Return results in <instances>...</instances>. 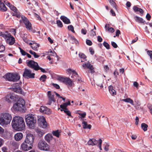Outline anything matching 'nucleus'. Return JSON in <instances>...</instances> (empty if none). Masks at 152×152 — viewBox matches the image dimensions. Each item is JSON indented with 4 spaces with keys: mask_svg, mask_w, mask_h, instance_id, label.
<instances>
[{
    "mask_svg": "<svg viewBox=\"0 0 152 152\" xmlns=\"http://www.w3.org/2000/svg\"><path fill=\"white\" fill-rule=\"evenodd\" d=\"M50 53L49 54L50 55L53 56H56L57 57H58L56 53L54 51L53 52L52 51H50V52H48V53Z\"/></svg>",
    "mask_w": 152,
    "mask_h": 152,
    "instance_id": "864d4df0",
    "label": "nucleus"
},
{
    "mask_svg": "<svg viewBox=\"0 0 152 152\" xmlns=\"http://www.w3.org/2000/svg\"><path fill=\"white\" fill-rule=\"evenodd\" d=\"M41 126L44 129L46 128L47 127L48 124L46 121L41 123Z\"/></svg>",
    "mask_w": 152,
    "mask_h": 152,
    "instance_id": "ea45409f",
    "label": "nucleus"
},
{
    "mask_svg": "<svg viewBox=\"0 0 152 152\" xmlns=\"http://www.w3.org/2000/svg\"><path fill=\"white\" fill-rule=\"evenodd\" d=\"M0 10L3 11H5L7 10L6 6L1 0H0Z\"/></svg>",
    "mask_w": 152,
    "mask_h": 152,
    "instance_id": "cd10ccee",
    "label": "nucleus"
},
{
    "mask_svg": "<svg viewBox=\"0 0 152 152\" xmlns=\"http://www.w3.org/2000/svg\"><path fill=\"white\" fill-rule=\"evenodd\" d=\"M12 125L14 129L17 131H21L25 128V125L23 118L19 116L13 118Z\"/></svg>",
    "mask_w": 152,
    "mask_h": 152,
    "instance_id": "f257e3e1",
    "label": "nucleus"
},
{
    "mask_svg": "<svg viewBox=\"0 0 152 152\" xmlns=\"http://www.w3.org/2000/svg\"><path fill=\"white\" fill-rule=\"evenodd\" d=\"M53 138V137L52 135L51 134H47L45 137V140L48 143H49Z\"/></svg>",
    "mask_w": 152,
    "mask_h": 152,
    "instance_id": "4be33fe9",
    "label": "nucleus"
},
{
    "mask_svg": "<svg viewBox=\"0 0 152 152\" xmlns=\"http://www.w3.org/2000/svg\"><path fill=\"white\" fill-rule=\"evenodd\" d=\"M29 44L31 45V47L33 50L35 51L37 50V48L39 47V45L38 44L35 42H33V43H29Z\"/></svg>",
    "mask_w": 152,
    "mask_h": 152,
    "instance_id": "5701e85b",
    "label": "nucleus"
},
{
    "mask_svg": "<svg viewBox=\"0 0 152 152\" xmlns=\"http://www.w3.org/2000/svg\"><path fill=\"white\" fill-rule=\"evenodd\" d=\"M131 137L132 139L133 140H135L137 138V136L136 135L134 134L132 135L131 136Z\"/></svg>",
    "mask_w": 152,
    "mask_h": 152,
    "instance_id": "774afa93",
    "label": "nucleus"
},
{
    "mask_svg": "<svg viewBox=\"0 0 152 152\" xmlns=\"http://www.w3.org/2000/svg\"><path fill=\"white\" fill-rule=\"evenodd\" d=\"M109 90L110 94L113 95H115L116 92L115 90L113 89V86H110L108 88Z\"/></svg>",
    "mask_w": 152,
    "mask_h": 152,
    "instance_id": "473e14b6",
    "label": "nucleus"
},
{
    "mask_svg": "<svg viewBox=\"0 0 152 152\" xmlns=\"http://www.w3.org/2000/svg\"><path fill=\"white\" fill-rule=\"evenodd\" d=\"M10 9L13 10L14 12L15 13L17 12V10L15 7H14L13 5H12L10 6Z\"/></svg>",
    "mask_w": 152,
    "mask_h": 152,
    "instance_id": "8fccbe9b",
    "label": "nucleus"
},
{
    "mask_svg": "<svg viewBox=\"0 0 152 152\" xmlns=\"http://www.w3.org/2000/svg\"><path fill=\"white\" fill-rule=\"evenodd\" d=\"M56 23L58 26L60 27H62L63 26V25L61 21L60 20H57L56 21Z\"/></svg>",
    "mask_w": 152,
    "mask_h": 152,
    "instance_id": "de8ad7c7",
    "label": "nucleus"
},
{
    "mask_svg": "<svg viewBox=\"0 0 152 152\" xmlns=\"http://www.w3.org/2000/svg\"><path fill=\"white\" fill-rule=\"evenodd\" d=\"M60 19L65 23L69 24L70 23V20L66 17L64 16H61L60 17Z\"/></svg>",
    "mask_w": 152,
    "mask_h": 152,
    "instance_id": "b1692460",
    "label": "nucleus"
},
{
    "mask_svg": "<svg viewBox=\"0 0 152 152\" xmlns=\"http://www.w3.org/2000/svg\"><path fill=\"white\" fill-rule=\"evenodd\" d=\"M3 37L6 39L7 42L9 45H13L15 42L14 38L7 32L6 31L3 35Z\"/></svg>",
    "mask_w": 152,
    "mask_h": 152,
    "instance_id": "0eeeda50",
    "label": "nucleus"
},
{
    "mask_svg": "<svg viewBox=\"0 0 152 152\" xmlns=\"http://www.w3.org/2000/svg\"><path fill=\"white\" fill-rule=\"evenodd\" d=\"M98 141L94 139H90L88 142L87 144L88 145L94 146L97 145Z\"/></svg>",
    "mask_w": 152,
    "mask_h": 152,
    "instance_id": "412c9836",
    "label": "nucleus"
},
{
    "mask_svg": "<svg viewBox=\"0 0 152 152\" xmlns=\"http://www.w3.org/2000/svg\"><path fill=\"white\" fill-rule=\"evenodd\" d=\"M26 63L28 66L35 70H38L39 65L38 63L34 61L31 60H27Z\"/></svg>",
    "mask_w": 152,
    "mask_h": 152,
    "instance_id": "1a4fd4ad",
    "label": "nucleus"
},
{
    "mask_svg": "<svg viewBox=\"0 0 152 152\" xmlns=\"http://www.w3.org/2000/svg\"><path fill=\"white\" fill-rule=\"evenodd\" d=\"M21 19L25 25L26 28L28 30L30 31L32 30L31 24L28 19L24 16H22Z\"/></svg>",
    "mask_w": 152,
    "mask_h": 152,
    "instance_id": "9d476101",
    "label": "nucleus"
},
{
    "mask_svg": "<svg viewBox=\"0 0 152 152\" xmlns=\"http://www.w3.org/2000/svg\"><path fill=\"white\" fill-rule=\"evenodd\" d=\"M83 128L84 129H90L91 127V125L90 124L88 125L86 121H83L82 122Z\"/></svg>",
    "mask_w": 152,
    "mask_h": 152,
    "instance_id": "a878e982",
    "label": "nucleus"
},
{
    "mask_svg": "<svg viewBox=\"0 0 152 152\" xmlns=\"http://www.w3.org/2000/svg\"><path fill=\"white\" fill-rule=\"evenodd\" d=\"M86 113L80 110H77V116L83 120V119L85 117Z\"/></svg>",
    "mask_w": 152,
    "mask_h": 152,
    "instance_id": "6ab92c4d",
    "label": "nucleus"
},
{
    "mask_svg": "<svg viewBox=\"0 0 152 152\" xmlns=\"http://www.w3.org/2000/svg\"><path fill=\"white\" fill-rule=\"evenodd\" d=\"M111 45L114 48H116L118 47L117 45L114 42H111Z\"/></svg>",
    "mask_w": 152,
    "mask_h": 152,
    "instance_id": "13d9d810",
    "label": "nucleus"
},
{
    "mask_svg": "<svg viewBox=\"0 0 152 152\" xmlns=\"http://www.w3.org/2000/svg\"><path fill=\"white\" fill-rule=\"evenodd\" d=\"M14 91L17 93H20L22 94V91L21 88L19 86H17L16 88L13 89Z\"/></svg>",
    "mask_w": 152,
    "mask_h": 152,
    "instance_id": "72a5a7b5",
    "label": "nucleus"
},
{
    "mask_svg": "<svg viewBox=\"0 0 152 152\" xmlns=\"http://www.w3.org/2000/svg\"><path fill=\"white\" fill-rule=\"evenodd\" d=\"M52 85L54 87L57 89H59L60 88V86H59L56 84L53 83Z\"/></svg>",
    "mask_w": 152,
    "mask_h": 152,
    "instance_id": "e2e57ef3",
    "label": "nucleus"
},
{
    "mask_svg": "<svg viewBox=\"0 0 152 152\" xmlns=\"http://www.w3.org/2000/svg\"><path fill=\"white\" fill-rule=\"evenodd\" d=\"M121 32L118 29L116 30V37H118L119 36Z\"/></svg>",
    "mask_w": 152,
    "mask_h": 152,
    "instance_id": "338daca9",
    "label": "nucleus"
},
{
    "mask_svg": "<svg viewBox=\"0 0 152 152\" xmlns=\"http://www.w3.org/2000/svg\"><path fill=\"white\" fill-rule=\"evenodd\" d=\"M97 40L99 42H101L102 40V39L100 36H98L97 37Z\"/></svg>",
    "mask_w": 152,
    "mask_h": 152,
    "instance_id": "69168bd1",
    "label": "nucleus"
},
{
    "mask_svg": "<svg viewBox=\"0 0 152 152\" xmlns=\"http://www.w3.org/2000/svg\"><path fill=\"white\" fill-rule=\"evenodd\" d=\"M147 54L149 56L150 58L152 61V51L148 50L147 51Z\"/></svg>",
    "mask_w": 152,
    "mask_h": 152,
    "instance_id": "5fc2aeb1",
    "label": "nucleus"
},
{
    "mask_svg": "<svg viewBox=\"0 0 152 152\" xmlns=\"http://www.w3.org/2000/svg\"><path fill=\"white\" fill-rule=\"evenodd\" d=\"M38 120L39 121L41 122V123L45 121V118L43 116H41L38 119Z\"/></svg>",
    "mask_w": 152,
    "mask_h": 152,
    "instance_id": "37998d69",
    "label": "nucleus"
},
{
    "mask_svg": "<svg viewBox=\"0 0 152 152\" xmlns=\"http://www.w3.org/2000/svg\"><path fill=\"white\" fill-rule=\"evenodd\" d=\"M98 142L99 143V144L98 145V146L100 150H102V148H101V144H102V140L101 139H99V140L98 141Z\"/></svg>",
    "mask_w": 152,
    "mask_h": 152,
    "instance_id": "49530a36",
    "label": "nucleus"
},
{
    "mask_svg": "<svg viewBox=\"0 0 152 152\" xmlns=\"http://www.w3.org/2000/svg\"><path fill=\"white\" fill-rule=\"evenodd\" d=\"M48 104L50 105L53 102H55V100L54 98V95L52 94L50 91L48 92Z\"/></svg>",
    "mask_w": 152,
    "mask_h": 152,
    "instance_id": "dca6fc26",
    "label": "nucleus"
},
{
    "mask_svg": "<svg viewBox=\"0 0 152 152\" xmlns=\"http://www.w3.org/2000/svg\"><path fill=\"white\" fill-rule=\"evenodd\" d=\"M19 48L20 50V52L21 53L22 55L23 56H25L26 55L27 53L25 51L22 49L20 48L19 47Z\"/></svg>",
    "mask_w": 152,
    "mask_h": 152,
    "instance_id": "09e8293b",
    "label": "nucleus"
},
{
    "mask_svg": "<svg viewBox=\"0 0 152 152\" xmlns=\"http://www.w3.org/2000/svg\"><path fill=\"white\" fill-rule=\"evenodd\" d=\"M35 74L32 73L31 71L27 69H25L23 72V76L26 78H34Z\"/></svg>",
    "mask_w": 152,
    "mask_h": 152,
    "instance_id": "9b49d317",
    "label": "nucleus"
},
{
    "mask_svg": "<svg viewBox=\"0 0 152 152\" xmlns=\"http://www.w3.org/2000/svg\"><path fill=\"white\" fill-rule=\"evenodd\" d=\"M77 75V80L78 82H77V84H79V83L80 84V85L79 86V87H78V88L79 90L80 91L82 90L83 91H84V89H82V88L81 86L83 84V82L82 81V80H81V78L80 77H79L78 76V75L77 73L76 74Z\"/></svg>",
    "mask_w": 152,
    "mask_h": 152,
    "instance_id": "a211bd4d",
    "label": "nucleus"
},
{
    "mask_svg": "<svg viewBox=\"0 0 152 152\" xmlns=\"http://www.w3.org/2000/svg\"><path fill=\"white\" fill-rule=\"evenodd\" d=\"M47 78V76L45 75H43L40 78V80H42L43 82H44Z\"/></svg>",
    "mask_w": 152,
    "mask_h": 152,
    "instance_id": "a18cd8bd",
    "label": "nucleus"
},
{
    "mask_svg": "<svg viewBox=\"0 0 152 152\" xmlns=\"http://www.w3.org/2000/svg\"><path fill=\"white\" fill-rule=\"evenodd\" d=\"M38 148L41 150L48 151L49 149V146L44 140H40L38 143Z\"/></svg>",
    "mask_w": 152,
    "mask_h": 152,
    "instance_id": "423d86ee",
    "label": "nucleus"
},
{
    "mask_svg": "<svg viewBox=\"0 0 152 152\" xmlns=\"http://www.w3.org/2000/svg\"><path fill=\"white\" fill-rule=\"evenodd\" d=\"M68 29L70 31L73 32L75 33V31L74 30V28L73 26L72 25H69L68 26Z\"/></svg>",
    "mask_w": 152,
    "mask_h": 152,
    "instance_id": "58836bf2",
    "label": "nucleus"
},
{
    "mask_svg": "<svg viewBox=\"0 0 152 152\" xmlns=\"http://www.w3.org/2000/svg\"><path fill=\"white\" fill-rule=\"evenodd\" d=\"M61 131L60 130H57L53 131L52 133L53 136H55L57 137H59Z\"/></svg>",
    "mask_w": 152,
    "mask_h": 152,
    "instance_id": "7c9ffc66",
    "label": "nucleus"
},
{
    "mask_svg": "<svg viewBox=\"0 0 152 152\" xmlns=\"http://www.w3.org/2000/svg\"><path fill=\"white\" fill-rule=\"evenodd\" d=\"M89 52L91 55H93L94 54V51L93 49L92 48H90L89 49Z\"/></svg>",
    "mask_w": 152,
    "mask_h": 152,
    "instance_id": "0e129e2a",
    "label": "nucleus"
},
{
    "mask_svg": "<svg viewBox=\"0 0 152 152\" xmlns=\"http://www.w3.org/2000/svg\"><path fill=\"white\" fill-rule=\"evenodd\" d=\"M11 115L7 112H3L0 114V124L6 126L9 124L12 120Z\"/></svg>",
    "mask_w": 152,
    "mask_h": 152,
    "instance_id": "f03ea898",
    "label": "nucleus"
},
{
    "mask_svg": "<svg viewBox=\"0 0 152 152\" xmlns=\"http://www.w3.org/2000/svg\"><path fill=\"white\" fill-rule=\"evenodd\" d=\"M7 98H10V100H11L12 102L13 100H14L15 97L11 94H9L7 96Z\"/></svg>",
    "mask_w": 152,
    "mask_h": 152,
    "instance_id": "c03bdc74",
    "label": "nucleus"
},
{
    "mask_svg": "<svg viewBox=\"0 0 152 152\" xmlns=\"http://www.w3.org/2000/svg\"><path fill=\"white\" fill-rule=\"evenodd\" d=\"M141 126L142 129L144 131H146L147 130L148 125L145 123H143L141 124Z\"/></svg>",
    "mask_w": 152,
    "mask_h": 152,
    "instance_id": "f704fd0d",
    "label": "nucleus"
},
{
    "mask_svg": "<svg viewBox=\"0 0 152 152\" xmlns=\"http://www.w3.org/2000/svg\"><path fill=\"white\" fill-rule=\"evenodd\" d=\"M81 33L83 35H85L87 33V31L85 28H82L81 30Z\"/></svg>",
    "mask_w": 152,
    "mask_h": 152,
    "instance_id": "4d7b16f0",
    "label": "nucleus"
},
{
    "mask_svg": "<svg viewBox=\"0 0 152 152\" xmlns=\"http://www.w3.org/2000/svg\"><path fill=\"white\" fill-rule=\"evenodd\" d=\"M70 102L69 101L67 102H65L63 103V104H61L60 105V107L62 109H61V111H63V110H65V109H67L66 107L68 105H70Z\"/></svg>",
    "mask_w": 152,
    "mask_h": 152,
    "instance_id": "bb28decb",
    "label": "nucleus"
},
{
    "mask_svg": "<svg viewBox=\"0 0 152 152\" xmlns=\"http://www.w3.org/2000/svg\"><path fill=\"white\" fill-rule=\"evenodd\" d=\"M58 80L60 82H63L66 84H68L69 85L72 84V81L69 78L59 77L58 78Z\"/></svg>",
    "mask_w": 152,
    "mask_h": 152,
    "instance_id": "ddd939ff",
    "label": "nucleus"
},
{
    "mask_svg": "<svg viewBox=\"0 0 152 152\" xmlns=\"http://www.w3.org/2000/svg\"><path fill=\"white\" fill-rule=\"evenodd\" d=\"M108 1L111 5L113 6V7L115 9H116V4L113 0H108Z\"/></svg>",
    "mask_w": 152,
    "mask_h": 152,
    "instance_id": "4c0bfd02",
    "label": "nucleus"
},
{
    "mask_svg": "<svg viewBox=\"0 0 152 152\" xmlns=\"http://www.w3.org/2000/svg\"><path fill=\"white\" fill-rule=\"evenodd\" d=\"M63 110L64 112L68 116L71 115L70 112L69 110H68L67 109H65V110Z\"/></svg>",
    "mask_w": 152,
    "mask_h": 152,
    "instance_id": "3c124183",
    "label": "nucleus"
},
{
    "mask_svg": "<svg viewBox=\"0 0 152 152\" xmlns=\"http://www.w3.org/2000/svg\"><path fill=\"white\" fill-rule=\"evenodd\" d=\"M32 146L33 145L25 142L24 141L21 145V148L22 150L25 151L31 149Z\"/></svg>",
    "mask_w": 152,
    "mask_h": 152,
    "instance_id": "f8f14e48",
    "label": "nucleus"
},
{
    "mask_svg": "<svg viewBox=\"0 0 152 152\" xmlns=\"http://www.w3.org/2000/svg\"><path fill=\"white\" fill-rule=\"evenodd\" d=\"M103 45L107 49H110V46L106 42L104 41V42Z\"/></svg>",
    "mask_w": 152,
    "mask_h": 152,
    "instance_id": "79ce46f5",
    "label": "nucleus"
},
{
    "mask_svg": "<svg viewBox=\"0 0 152 152\" xmlns=\"http://www.w3.org/2000/svg\"><path fill=\"white\" fill-rule=\"evenodd\" d=\"M146 18L148 20H149L151 19V16L149 13H147L146 16Z\"/></svg>",
    "mask_w": 152,
    "mask_h": 152,
    "instance_id": "680f3d73",
    "label": "nucleus"
},
{
    "mask_svg": "<svg viewBox=\"0 0 152 152\" xmlns=\"http://www.w3.org/2000/svg\"><path fill=\"white\" fill-rule=\"evenodd\" d=\"M69 37L70 39L72 40L73 42H75L76 39L74 36L70 35L69 36Z\"/></svg>",
    "mask_w": 152,
    "mask_h": 152,
    "instance_id": "603ef678",
    "label": "nucleus"
},
{
    "mask_svg": "<svg viewBox=\"0 0 152 152\" xmlns=\"http://www.w3.org/2000/svg\"><path fill=\"white\" fill-rule=\"evenodd\" d=\"M107 24L105 25V28L106 30H107L108 31L111 33L114 32L115 30L112 27H107Z\"/></svg>",
    "mask_w": 152,
    "mask_h": 152,
    "instance_id": "e433bc0d",
    "label": "nucleus"
},
{
    "mask_svg": "<svg viewBox=\"0 0 152 152\" xmlns=\"http://www.w3.org/2000/svg\"><path fill=\"white\" fill-rule=\"evenodd\" d=\"M29 53L33 55L35 58H38L39 57V56L37 55L35 52L33 51L32 50H30L29 51Z\"/></svg>",
    "mask_w": 152,
    "mask_h": 152,
    "instance_id": "a19ab883",
    "label": "nucleus"
},
{
    "mask_svg": "<svg viewBox=\"0 0 152 152\" xmlns=\"http://www.w3.org/2000/svg\"><path fill=\"white\" fill-rule=\"evenodd\" d=\"M40 111L44 113L50 114L51 113V111L45 106H42L40 109Z\"/></svg>",
    "mask_w": 152,
    "mask_h": 152,
    "instance_id": "f3484780",
    "label": "nucleus"
},
{
    "mask_svg": "<svg viewBox=\"0 0 152 152\" xmlns=\"http://www.w3.org/2000/svg\"><path fill=\"white\" fill-rule=\"evenodd\" d=\"M34 16L37 18V19L39 20H41V19L40 17L37 14L35 13H34Z\"/></svg>",
    "mask_w": 152,
    "mask_h": 152,
    "instance_id": "052dcab7",
    "label": "nucleus"
},
{
    "mask_svg": "<svg viewBox=\"0 0 152 152\" xmlns=\"http://www.w3.org/2000/svg\"><path fill=\"white\" fill-rule=\"evenodd\" d=\"M35 131L39 137H42L45 133L44 131L39 129H36Z\"/></svg>",
    "mask_w": 152,
    "mask_h": 152,
    "instance_id": "c85d7f7f",
    "label": "nucleus"
},
{
    "mask_svg": "<svg viewBox=\"0 0 152 152\" xmlns=\"http://www.w3.org/2000/svg\"><path fill=\"white\" fill-rule=\"evenodd\" d=\"M34 137L33 134L30 132L26 133V138L24 140L25 142L33 145Z\"/></svg>",
    "mask_w": 152,
    "mask_h": 152,
    "instance_id": "6e6552de",
    "label": "nucleus"
},
{
    "mask_svg": "<svg viewBox=\"0 0 152 152\" xmlns=\"http://www.w3.org/2000/svg\"><path fill=\"white\" fill-rule=\"evenodd\" d=\"M86 44L89 46L91 45H92V42L90 40L87 39L86 40Z\"/></svg>",
    "mask_w": 152,
    "mask_h": 152,
    "instance_id": "6e6d98bb",
    "label": "nucleus"
},
{
    "mask_svg": "<svg viewBox=\"0 0 152 152\" xmlns=\"http://www.w3.org/2000/svg\"><path fill=\"white\" fill-rule=\"evenodd\" d=\"M5 47L3 45H1L0 46V52H2L5 50Z\"/></svg>",
    "mask_w": 152,
    "mask_h": 152,
    "instance_id": "bf43d9fd",
    "label": "nucleus"
},
{
    "mask_svg": "<svg viewBox=\"0 0 152 152\" xmlns=\"http://www.w3.org/2000/svg\"><path fill=\"white\" fill-rule=\"evenodd\" d=\"M25 105V102L23 99L20 98L19 99L17 102L13 105L14 109L16 110L20 111H23Z\"/></svg>",
    "mask_w": 152,
    "mask_h": 152,
    "instance_id": "20e7f679",
    "label": "nucleus"
},
{
    "mask_svg": "<svg viewBox=\"0 0 152 152\" xmlns=\"http://www.w3.org/2000/svg\"><path fill=\"white\" fill-rule=\"evenodd\" d=\"M4 76L7 80L13 82L18 80L20 78V76L16 73H8Z\"/></svg>",
    "mask_w": 152,
    "mask_h": 152,
    "instance_id": "39448f33",
    "label": "nucleus"
},
{
    "mask_svg": "<svg viewBox=\"0 0 152 152\" xmlns=\"http://www.w3.org/2000/svg\"><path fill=\"white\" fill-rule=\"evenodd\" d=\"M79 57L81 58V62H84V61L83 60H84L86 58V57L85 54L83 53H79Z\"/></svg>",
    "mask_w": 152,
    "mask_h": 152,
    "instance_id": "c9c22d12",
    "label": "nucleus"
},
{
    "mask_svg": "<svg viewBox=\"0 0 152 152\" xmlns=\"http://www.w3.org/2000/svg\"><path fill=\"white\" fill-rule=\"evenodd\" d=\"M134 19L136 21L139 23H143L145 22V20L142 18L140 17L137 16H135L134 17Z\"/></svg>",
    "mask_w": 152,
    "mask_h": 152,
    "instance_id": "393cba45",
    "label": "nucleus"
},
{
    "mask_svg": "<svg viewBox=\"0 0 152 152\" xmlns=\"http://www.w3.org/2000/svg\"><path fill=\"white\" fill-rule=\"evenodd\" d=\"M36 118L34 115L31 114H27L25 116V121L29 127L33 129L35 126Z\"/></svg>",
    "mask_w": 152,
    "mask_h": 152,
    "instance_id": "7ed1b4c3",
    "label": "nucleus"
},
{
    "mask_svg": "<svg viewBox=\"0 0 152 152\" xmlns=\"http://www.w3.org/2000/svg\"><path fill=\"white\" fill-rule=\"evenodd\" d=\"M121 100L126 102L129 103L132 105H134L133 101L130 98H128L125 99H122Z\"/></svg>",
    "mask_w": 152,
    "mask_h": 152,
    "instance_id": "2f4dec72",
    "label": "nucleus"
},
{
    "mask_svg": "<svg viewBox=\"0 0 152 152\" xmlns=\"http://www.w3.org/2000/svg\"><path fill=\"white\" fill-rule=\"evenodd\" d=\"M133 9L134 12H139L140 13L143 14V10L140 8H139L136 6H134L133 7Z\"/></svg>",
    "mask_w": 152,
    "mask_h": 152,
    "instance_id": "c756f323",
    "label": "nucleus"
},
{
    "mask_svg": "<svg viewBox=\"0 0 152 152\" xmlns=\"http://www.w3.org/2000/svg\"><path fill=\"white\" fill-rule=\"evenodd\" d=\"M82 66L84 68L87 67V68L89 69L88 71V73L91 72V73H93L95 72L94 70V68L93 65H91L89 62H88L86 63L83 64Z\"/></svg>",
    "mask_w": 152,
    "mask_h": 152,
    "instance_id": "4468645a",
    "label": "nucleus"
},
{
    "mask_svg": "<svg viewBox=\"0 0 152 152\" xmlns=\"http://www.w3.org/2000/svg\"><path fill=\"white\" fill-rule=\"evenodd\" d=\"M66 73L68 74L71 78H73L75 77L76 72L75 70L69 68L66 70Z\"/></svg>",
    "mask_w": 152,
    "mask_h": 152,
    "instance_id": "2eb2a0df",
    "label": "nucleus"
},
{
    "mask_svg": "<svg viewBox=\"0 0 152 152\" xmlns=\"http://www.w3.org/2000/svg\"><path fill=\"white\" fill-rule=\"evenodd\" d=\"M23 137V134L20 132L16 133L14 136L15 140L16 141L20 140Z\"/></svg>",
    "mask_w": 152,
    "mask_h": 152,
    "instance_id": "aec40b11",
    "label": "nucleus"
}]
</instances>
